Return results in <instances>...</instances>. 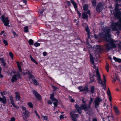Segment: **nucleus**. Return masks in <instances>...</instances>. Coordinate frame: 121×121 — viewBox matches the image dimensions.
Returning a JSON list of instances; mask_svg holds the SVG:
<instances>
[{
	"mask_svg": "<svg viewBox=\"0 0 121 121\" xmlns=\"http://www.w3.org/2000/svg\"><path fill=\"white\" fill-rule=\"evenodd\" d=\"M24 30L25 32H27L28 31V27L27 26L25 27L24 28Z\"/></svg>",
	"mask_w": 121,
	"mask_h": 121,
	"instance_id": "79ce46f5",
	"label": "nucleus"
},
{
	"mask_svg": "<svg viewBox=\"0 0 121 121\" xmlns=\"http://www.w3.org/2000/svg\"><path fill=\"white\" fill-rule=\"evenodd\" d=\"M81 91H86V92H87L89 91L90 90L88 89V87L86 86H85L83 88V89H82Z\"/></svg>",
	"mask_w": 121,
	"mask_h": 121,
	"instance_id": "a878e982",
	"label": "nucleus"
},
{
	"mask_svg": "<svg viewBox=\"0 0 121 121\" xmlns=\"http://www.w3.org/2000/svg\"><path fill=\"white\" fill-rule=\"evenodd\" d=\"M108 90H109V91L107 92V95H108V96H110L111 95V93L110 92V91H109V90L108 88Z\"/></svg>",
	"mask_w": 121,
	"mask_h": 121,
	"instance_id": "6e6d98bb",
	"label": "nucleus"
},
{
	"mask_svg": "<svg viewBox=\"0 0 121 121\" xmlns=\"http://www.w3.org/2000/svg\"><path fill=\"white\" fill-rule=\"evenodd\" d=\"M28 43L30 45H32L33 44L34 42L32 39H30Z\"/></svg>",
	"mask_w": 121,
	"mask_h": 121,
	"instance_id": "e433bc0d",
	"label": "nucleus"
},
{
	"mask_svg": "<svg viewBox=\"0 0 121 121\" xmlns=\"http://www.w3.org/2000/svg\"><path fill=\"white\" fill-rule=\"evenodd\" d=\"M109 97V99L110 101V102H111L112 101V97L111 96V95L108 96Z\"/></svg>",
	"mask_w": 121,
	"mask_h": 121,
	"instance_id": "338daca9",
	"label": "nucleus"
},
{
	"mask_svg": "<svg viewBox=\"0 0 121 121\" xmlns=\"http://www.w3.org/2000/svg\"><path fill=\"white\" fill-rule=\"evenodd\" d=\"M26 71L27 72L29 76L32 73V71H31V72H30L27 69H26Z\"/></svg>",
	"mask_w": 121,
	"mask_h": 121,
	"instance_id": "c03bdc74",
	"label": "nucleus"
},
{
	"mask_svg": "<svg viewBox=\"0 0 121 121\" xmlns=\"http://www.w3.org/2000/svg\"><path fill=\"white\" fill-rule=\"evenodd\" d=\"M75 107L78 113L80 115L81 114L82 112V109L81 106L80 107L78 105L76 104L75 105Z\"/></svg>",
	"mask_w": 121,
	"mask_h": 121,
	"instance_id": "f8f14e48",
	"label": "nucleus"
},
{
	"mask_svg": "<svg viewBox=\"0 0 121 121\" xmlns=\"http://www.w3.org/2000/svg\"><path fill=\"white\" fill-rule=\"evenodd\" d=\"M23 114L26 118H28L29 116L30 112L28 110H27L25 112H23Z\"/></svg>",
	"mask_w": 121,
	"mask_h": 121,
	"instance_id": "a211bd4d",
	"label": "nucleus"
},
{
	"mask_svg": "<svg viewBox=\"0 0 121 121\" xmlns=\"http://www.w3.org/2000/svg\"><path fill=\"white\" fill-rule=\"evenodd\" d=\"M30 58L31 60L36 65L38 64V62L35 60L32 56L31 55H30Z\"/></svg>",
	"mask_w": 121,
	"mask_h": 121,
	"instance_id": "7c9ffc66",
	"label": "nucleus"
},
{
	"mask_svg": "<svg viewBox=\"0 0 121 121\" xmlns=\"http://www.w3.org/2000/svg\"><path fill=\"white\" fill-rule=\"evenodd\" d=\"M0 60L1 61L2 64L3 66L4 67H5L6 65V63L3 58H0Z\"/></svg>",
	"mask_w": 121,
	"mask_h": 121,
	"instance_id": "5701e85b",
	"label": "nucleus"
},
{
	"mask_svg": "<svg viewBox=\"0 0 121 121\" xmlns=\"http://www.w3.org/2000/svg\"><path fill=\"white\" fill-rule=\"evenodd\" d=\"M92 104L91 103L89 102L88 106L87 104H84L82 105L81 108L82 110H84L86 114L88 115L91 114L92 112V110L91 107Z\"/></svg>",
	"mask_w": 121,
	"mask_h": 121,
	"instance_id": "7ed1b4c3",
	"label": "nucleus"
},
{
	"mask_svg": "<svg viewBox=\"0 0 121 121\" xmlns=\"http://www.w3.org/2000/svg\"><path fill=\"white\" fill-rule=\"evenodd\" d=\"M104 46L105 48L108 51L116 48L117 47V44L113 42L109 43H106Z\"/></svg>",
	"mask_w": 121,
	"mask_h": 121,
	"instance_id": "39448f33",
	"label": "nucleus"
},
{
	"mask_svg": "<svg viewBox=\"0 0 121 121\" xmlns=\"http://www.w3.org/2000/svg\"><path fill=\"white\" fill-rule=\"evenodd\" d=\"M93 98L92 97H91L90 98V99L89 100V102L92 103V101L93 100Z\"/></svg>",
	"mask_w": 121,
	"mask_h": 121,
	"instance_id": "bf43d9fd",
	"label": "nucleus"
},
{
	"mask_svg": "<svg viewBox=\"0 0 121 121\" xmlns=\"http://www.w3.org/2000/svg\"><path fill=\"white\" fill-rule=\"evenodd\" d=\"M82 104L81 105V107L82 105V104H86V101L84 100V99H82Z\"/></svg>",
	"mask_w": 121,
	"mask_h": 121,
	"instance_id": "603ef678",
	"label": "nucleus"
},
{
	"mask_svg": "<svg viewBox=\"0 0 121 121\" xmlns=\"http://www.w3.org/2000/svg\"><path fill=\"white\" fill-rule=\"evenodd\" d=\"M73 6L75 9L76 10L77 8V5L73 0H70Z\"/></svg>",
	"mask_w": 121,
	"mask_h": 121,
	"instance_id": "412c9836",
	"label": "nucleus"
},
{
	"mask_svg": "<svg viewBox=\"0 0 121 121\" xmlns=\"http://www.w3.org/2000/svg\"><path fill=\"white\" fill-rule=\"evenodd\" d=\"M28 78L29 79H31L33 81V79H35V77L34 76L32 75V74L29 75L28 77Z\"/></svg>",
	"mask_w": 121,
	"mask_h": 121,
	"instance_id": "473e14b6",
	"label": "nucleus"
},
{
	"mask_svg": "<svg viewBox=\"0 0 121 121\" xmlns=\"http://www.w3.org/2000/svg\"><path fill=\"white\" fill-rule=\"evenodd\" d=\"M83 9L84 11H86L88 9V4H85L83 7Z\"/></svg>",
	"mask_w": 121,
	"mask_h": 121,
	"instance_id": "2f4dec72",
	"label": "nucleus"
},
{
	"mask_svg": "<svg viewBox=\"0 0 121 121\" xmlns=\"http://www.w3.org/2000/svg\"><path fill=\"white\" fill-rule=\"evenodd\" d=\"M10 101L11 103L13 106L15 104L13 100H11Z\"/></svg>",
	"mask_w": 121,
	"mask_h": 121,
	"instance_id": "4d7b16f0",
	"label": "nucleus"
},
{
	"mask_svg": "<svg viewBox=\"0 0 121 121\" xmlns=\"http://www.w3.org/2000/svg\"><path fill=\"white\" fill-rule=\"evenodd\" d=\"M90 62L91 64L93 65L94 63V58L93 55L90 53Z\"/></svg>",
	"mask_w": 121,
	"mask_h": 121,
	"instance_id": "2eb2a0df",
	"label": "nucleus"
},
{
	"mask_svg": "<svg viewBox=\"0 0 121 121\" xmlns=\"http://www.w3.org/2000/svg\"><path fill=\"white\" fill-rule=\"evenodd\" d=\"M110 30L109 29H105L104 31V32L105 33L104 34V32H102V33H100V35L101 36H103L104 40L106 41L108 43H109L112 42L113 39L111 38L110 37Z\"/></svg>",
	"mask_w": 121,
	"mask_h": 121,
	"instance_id": "f03ea898",
	"label": "nucleus"
},
{
	"mask_svg": "<svg viewBox=\"0 0 121 121\" xmlns=\"http://www.w3.org/2000/svg\"><path fill=\"white\" fill-rule=\"evenodd\" d=\"M66 3H67L69 6H71V3L70 1H67Z\"/></svg>",
	"mask_w": 121,
	"mask_h": 121,
	"instance_id": "a18cd8bd",
	"label": "nucleus"
},
{
	"mask_svg": "<svg viewBox=\"0 0 121 121\" xmlns=\"http://www.w3.org/2000/svg\"><path fill=\"white\" fill-rule=\"evenodd\" d=\"M3 42L4 44H5V46H7L8 45V43L7 41L5 40H4L3 41Z\"/></svg>",
	"mask_w": 121,
	"mask_h": 121,
	"instance_id": "ea45409f",
	"label": "nucleus"
},
{
	"mask_svg": "<svg viewBox=\"0 0 121 121\" xmlns=\"http://www.w3.org/2000/svg\"><path fill=\"white\" fill-rule=\"evenodd\" d=\"M22 1H23V3H25V4H26L27 3V1L26 0H22Z\"/></svg>",
	"mask_w": 121,
	"mask_h": 121,
	"instance_id": "69168bd1",
	"label": "nucleus"
},
{
	"mask_svg": "<svg viewBox=\"0 0 121 121\" xmlns=\"http://www.w3.org/2000/svg\"><path fill=\"white\" fill-rule=\"evenodd\" d=\"M115 17L119 19L118 22L116 23V25L118 26L119 30H121V12L118 7L115 8V12L113 13Z\"/></svg>",
	"mask_w": 121,
	"mask_h": 121,
	"instance_id": "f257e3e1",
	"label": "nucleus"
},
{
	"mask_svg": "<svg viewBox=\"0 0 121 121\" xmlns=\"http://www.w3.org/2000/svg\"><path fill=\"white\" fill-rule=\"evenodd\" d=\"M52 87L54 91H55L57 90L58 88L57 87L54 86H52Z\"/></svg>",
	"mask_w": 121,
	"mask_h": 121,
	"instance_id": "de8ad7c7",
	"label": "nucleus"
},
{
	"mask_svg": "<svg viewBox=\"0 0 121 121\" xmlns=\"http://www.w3.org/2000/svg\"><path fill=\"white\" fill-rule=\"evenodd\" d=\"M13 106L14 107L17 109H18L19 108V107L18 105H15V104Z\"/></svg>",
	"mask_w": 121,
	"mask_h": 121,
	"instance_id": "5fc2aeb1",
	"label": "nucleus"
},
{
	"mask_svg": "<svg viewBox=\"0 0 121 121\" xmlns=\"http://www.w3.org/2000/svg\"><path fill=\"white\" fill-rule=\"evenodd\" d=\"M97 0H92L91 1L92 5L94 7L96 6L97 4Z\"/></svg>",
	"mask_w": 121,
	"mask_h": 121,
	"instance_id": "cd10ccee",
	"label": "nucleus"
},
{
	"mask_svg": "<svg viewBox=\"0 0 121 121\" xmlns=\"http://www.w3.org/2000/svg\"><path fill=\"white\" fill-rule=\"evenodd\" d=\"M82 87V86H79L78 87V89L80 90V92H82V91H82V89H81V88Z\"/></svg>",
	"mask_w": 121,
	"mask_h": 121,
	"instance_id": "13d9d810",
	"label": "nucleus"
},
{
	"mask_svg": "<svg viewBox=\"0 0 121 121\" xmlns=\"http://www.w3.org/2000/svg\"><path fill=\"white\" fill-rule=\"evenodd\" d=\"M16 63L17 64V67L20 72H22V70L21 68V66L20 65L19 62L18 61H17L16 62Z\"/></svg>",
	"mask_w": 121,
	"mask_h": 121,
	"instance_id": "b1692460",
	"label": "nucleus"
},
{
	"mask_svg": "<svg viewBox=\"0 0 121 121\" xmlns=\"http://www.w3.org/2000/svg\"><path fill=\"white\" fill-rule=\"evenodd\" d=\"M34 45L35 46L37 47L40 45V44L39 43L36 42L34 43Z\"/></svg>",
	"mask_w": 121,
	"mask_h": 121,
	"instance_id": "37998d69",
	"label": "nucleus"
},
{
	"mask_svg": "<svg viewBox=\"0 0 121 121\" xmlns=\"http://www.w3.org/2000/svg\"><path fill=\"white\" fill-rule=\"evenodd\" d=\"M50 99L52 101L50 100H48L47 103L48 104L51 105L52 104V102L53 103L54 105V108H57L58 105V100L55 97L54 94H50Z\"/></svg>",
	"mask_w": 121,
	"mask_h": 121,
	"instance_id": "20e7f679",
	"label": "nucleus"
},
{
	"mask_svg": "<svg viewBox=\"0 0 121 121\" xmlns=\"http://www.w3.org/2000/svg\"><path fill=\"white\" fill-rule=\"evenodd\" d=\"M106 69L108 72L109 69V64L108 63H106L105 67Z\"/></svg>",
	"mask_w": 121,
	"mask_h": 121,
	"instance_id": "72a5a7b5",
	"label": "nucleus"
},
{
	"mask_svg": "<svg viewBox=\"0 0 121 121\" xmlns=\"http://www.w3.org/2000/svg\"><path fill=\"white\" fill-rule=\"evenodd\" d=\"M2 92H0L1 95L3 98L0 97V102H1L3 104H5L6 103V99L5 97L4 96V94H3Z\"/></svg>",
	"mask_w": 121,
	"mask_h": 121,
	"instance_id": "9b49d317",
	"label": "nucleus"
},
{
	"mask_svg": "<svg viewBox=\"0 0 121 121\" xmlns=\"http://www.w3.org/2000/svg\"><path fill=\"white\" fill-rule=\"evenodd\" d=\"M17 79L15 74H14L12 75V78L11 79V81L12 82H14L15 81H17Z\"/></svg>",
	"mask_w": 121,
	"mask_h": 121,
	"instance_id": "4468645a",
	"label": "nucleus"
},
{
	"mask_svg": "<svg viewBox=\"0 0 121 121\" xmlns=\"http://www.w3.org/2000/svg\"><path fill=\"white\" fill-rule=\"evenodd\" d=\"M32 91L33 93L34 94L35 97L39 101H41L42 99V98L41 95L35 90H33Z\"/></svg>",
	"mask_w": 121,
	"mask_h": 121,
	"instance_id": "1a4fd4ad",
	"label": "nucleus"
},
{
	"mask_svg": "<svg viewBox=\"0 0 121 121\" xmlns=\"http://www.w3.org/2000/svg\"><path fill=\"white\" fill-rule=\"evenodd\" d=\"M9 97L10 99V101L13 100V98L12 96L10 95L9 96Z\"/></svg>",
	"mask_w": 121,
	"mask_h": 121,
	"instance_id": "680f3d73",
	"label": "nucleus"
},
{
	"mask_svg": "<svg viewBox=\"0 0 121 121\" xmlns=\"http://www.w3.org/2000/svg\"><path fill=\"white\" fill-rule=\"evenodd\" d=\"M113 108L116 114L117 115H119L120 114V112L117 107L115 106H114Z\"/></svg>",
	"mask_w": 121,
	"mask_h": 121,
	"instance_id": "aec40b11",
	"label": "nucleus"
},
{
	"mask_svg": "<svg viewBox=\"0 0 121 121\" xmlns=\"http://www.w3.org/2000/svg\"><path fill=\"white\" fill-rule=\"evenodd\" d=\"M102 101V99L99 97H97L94 101L95 106L96 108H98L99 106L100 102Z\"/></svg>",
	"mask_w": 121,
	"mask_h": 121,
	"instance_id": "9d476101",
	"label": "nucleus"
},
{
	"mask_svg": "<svg viewBox=\"0 0 121 121\" xmlns=\"http://www.w3.org/2000/svg\"><path fill=\"white\" fill-rule=\"evenodd\" d=\"M92 121H97V119L96 118H94L93 119Z\"/></svg>",
	"mask_w": 121,
	"mask_h": 121,
	"instance_id": "774afa93",
	"label": "nucleus"
},
{
	"mask_svg": "<svg viewBox=\"0 0 121 121\" xmlns=\"http://www.w3.org/2000/svg\"><path fill=\"white\" fill-rule=\"evenodd\" d=\"M15 98L16 99H17L18 100H19L21 98L20 96V94L17 92H16L15 93Z\"/></svg>",
	"mask_w": 121,
	"mask_h": 121,
	"instance_id": "4be33fe9",
	"label": "nucleus"
},
{
	"mask_svg": "<svg viewBox=\"0 0 121 121\" xmlns=\"http://www.w3.org/2000/svg\"><path fill=\"white\" fill-rule=\"evenodd\" d=\"M17 76V77H18L19 79L21 78L22 76L21 75V74L19 72H17V74H15Z\"/></svg>",
	"mask_w": 121,
	"mask_h": 121,
	"instance_id": "c9c22d12",
	"label": "nucleus"
},
{
	"mask_svg": "<svg viewBox=\"0 0 121 121\" xmlns=\"http://www.w3.org/2000/svg\"><path fill=\"white\" fill-rule=\"evenodd\" d=\"M77 13L78 15L79 16V17H80L81 15V13H80L79 11L78 10H77Z\"/></svg>",
	"mask_w": 121,
	"mask_h": 121,
	"instance_id": "8fccbe9b",
	"label": "nucleus"
},
{
	"mask_svg": "<svg viewBox=\"0 0 121 121\" xmlns=\"http://www.w3.org/2000/svg\"><path fill=\"white\" fill-rule=\"evenodd\" d=\"M0 19L2 21L4 24V25L5 26L9 27H10V25H9L10 21L9 20L8 17H5L4 15H2L0 17Z\"/></svg>",
	"mask_w": 121,
	"mask_h": 121,
	"instance_id": "423d86ee",
	"label": "nucleus"
},
{
	"mask_svg": "<svg viewBox=\"0 0 121 121\" xmlns=\"http://www.w3.org/2000/svg\"><path fill=\"white\" fill-rule=\"evenodd\" d=\"M113 58L116 62L119 63H121V59L117 58L114 56L113 57Z\"/></svg>",
	"mask_w": 121,
	"mask_h": 121,
	"instance_id": "bb28decb",
	"label": "nucleus"
},
{
	"mask_svg": "<svg viewBox=\"0 0 121 121\" xmlns=\"http://www.w3.org/2000/svg\"><path fill=\"white\" fill-rule=\"evenodd\" d=\"M43 55L44 56H45L47 55V53L45 52H44L43 53Z\"/></svg>",
	"mask_w": 121,
	"mask_h": 121,
	"instance_id": "e2e57ef3",
	"label": "nucleus"
},
{
	"mask_svg": "<svg viewBox=\"0 0 121 121\" xmlns=\"http://www.w3.org/2000/svg\"><path fill=\"white\" fill-rule=\"evenodd\" d=\"M104 4V3L100 2L97 4L96 7V10L97 12L100 13L103 9Z\"/></svg>",
	"mask_w": 121,
	"mask_h": 121,
	"instance_id": "0eeeda50",
	"label": "nucleus"
},
{
	"mask_svg": "<svg viewBox=\"0 0 121 121\" xmlns=\"http://www.w3.org/2000/svg\"><path fill=\"white\" fill-rule=\"evenodd\" d=\"M9 55L12 59H13V55L11 52H9Z\"/></svg>",
	"mask_w": 121,
	"mask_h": 121,
	"instance_id": "a19ab883",
	"label": "nucleus"
},
{
	"mask_svg": "<svg viewBox=\"0 0 121 121\" xmlns=\"http://www.w3.org/2000/svg\"><path fill=\"white\" fill-rule=\"evenodd\" d=\"M44 120H47L48 119V117L47 116H44Z\"/></svg>",
	"mask_w": 121,
	"mask_h": 121,
	"instance_id": "052dcab7",
	"label": "nucleus"
},
{
	"mask_svg": "<svg viewBox=\"0 0 121 121\" xmlns=\"http://www.w3.org/2000/svg\"><path fill=\"white\" fill-rule=\"evenodd\" d=\"M32 82H33V84L35 85H37L39 84L38 82L35 79H33Z\"/></svg>",
	"mask_w": 121,
	"mask_h": 121,
	"instance_id": "f704fd0d",
	"label": "nucleus"
},
{
	"mask_svg": "<svg viewBox=\"0 0 121 121\" xmlns=\"http://www.w3.org/2000/svg\"><path fill=\"white\" fill-rule=\"evenodd\" d=\"M22 108L23 111L25 112L27 111L26 109V108L23 106L22 107Z\"/></svg>",
	"mask_w": 121,
	"mask_h": 121,
	"instance_id": "49530a36",
	"label": "nucleus"
},
{
	"mask_svg": "<svg viewBox=\"0 0 121 121\" xmlns=\"http://www.w3.org/2000/svg\"><path fill=\"white\" fill-rule=\"evenodd\" d=\"M85 30L87 32L88 38V39H89L90 38V32L89 27L88 26L85 28Z\"/></svg>",
	"mask_w": 121,
	"mask_h": 121,
	"instance_id": "dca6fc26",
	"label": "nucleus"
},
{
	"mask_svg": "<svg viewBox=\"0 0 121 121\" xmlns=\"http://www.w3.org/2000/svg\"><path fill=\"white\" fill-rule=\"evenodd\" d=\"M15 118L14 117H11L10 119L11 121H15Z\"/></svg>",
	"mask_w": 121,
	"mask_h": 121,
	"instance_id": "864d4df0",
	"label": "nucleus"
},
{
	"mask_svg": "<svg viewBox=\"0 0 121 121\" xmlns=\"http://www.w3.org/2000/svg\"><path fill=\"white\" fill-rule=\"evenodd\" d=\"M87 13V14H88L89 16H90L91 15V11L90 10H88L86 13Z\"/></svg>",
	"mask_w": 121,
	"mask_h": 121,
	"instance_id": "09e8293b",
	"label": "nucleus"
},
{
	"mask_svg": "<svg viewBox=\"0 0 121 121\" xmlns=\"http://www.w3.org/2000/svg\"><path fill=\"white\" fill-rule=\"evenodd\" d=\"M95 88L94 86H92L91 88L90 91L92 94H93L95 93Z\"/></svg>",
	"mask_w": 121,
	"mask_h": 121,
	"instance_id": "c85d7f7f",
	"label": "nucleus"
},
{
	"mask_svg": "<svg viewBox=\"0 0 121 121\" xmlns=\"http://www.w3.org/2000/svg\"><path fill=\"white\" fill-rule=\"evenodd\" d=\"M95 77H96V75H95L94 74L93 75H90V79L91 80V82H94V81Z\"/></svg>",
	"mask_w": 121,
	"mask_h": 121,
	"instance_id": "393cba45",
	"label": "nucleus"
},
{
	"mask_svg": "<svg viewBox=\"0 0 121 121\" xmlns=\"http://www.w3.org/2000/svg\"><path fill=\"white\" fill-rule=\"evenodd\" d=\"M44 9H43L39 10V15L40 16L42 15V13L44 12Z\"/></svg>",
	"mask_w": 121,
	"mask_h": 121,
	"instance_id": "58836bf2",
	"label": "nucleus"
},
{
	"mask_svg": "<svg viewBox=\"0 0 121 121\" xmlns=\"http://www.w3.org/2000/svg\"><path fill=\"white\" fill-rule=\"evenodd\" d=\"M28 105L30 108H33V105L31 102H28Z\"/></svg>",
	"mask_w": 121,
	"mask_h": 121,
	"instance_id": "4c0bfd02",
	"label": "nucleus"
},
{
	"mask_svg": "<svg viewBox=\"0 0 121 121\" xmlns=\"http://www.w3.org/2000/svg\"><path fill=\"white\" fill-rule=\"evenodd\" d=\"M103 77H104V83L105 85L106 83V77L104 75H103Z\"/></svg>",
	"mask_w": 121,
	"mask_h": 121,
	"instance_id": "3c124183",
	"label": "nucleus"
},
{
	"mask_svg": "<svg viewBox=\"0 0 121 121\" xmlns=\"http://www.w3.org/2000/svg\"><path fill=\"white\" fill-rule=\"evenodd\" d=\"M118 47L120 49H121V44H120L119 43H118Z\"/></svg>",
	"mask_w": 121,
	"mask_h": 121,
	"instance_id": "0e129e2a",
	"label": "nucleus"
},
{
	"mask_svg": "<svg viewBox=\"0 0 121 121\" xmlns=\"http://www.w3.org/2000/svg\"><path fill=\"white\" fill-rule=\"evenodd\" d=\"M95 50L97 51L100 50L102 49L101 47V46L97 45L95 47Z\"/></svg>",
	"mask_w": 121,
	"mask_h": 121,
	"instance_id": "c756f323",
	"label": "nucleus"
},
{
	"mask_svg": "<svg viewBox=\"0 0 121 121\" xmlns=\"http://www.w3.org/2000/svg\"><path fill=\"white\" fill-rule=\"evenodd\" d=\"M79 115L76 114H73L72 113H70V116L72 119L73 121H77V118Z\"/></svg>",
	"mask_w": 121,
	"mask_h": 121,
	"instance_id": "ddd939ff",
	"label": "nucleus"
},
{
	"mask_svg": "<svg viewBox=\"0 0 121 121\" xmlns=\"http://www.w3.org/2000/svg\"><path fill=\"white\" fill-rule=\"evenodd\" d=\"M102 33V32L99 33V34L97 35L96 34H95L94 36L95 38L96 39H99L100 38L101 39V41L103 39V36L101 37L100 35V33Z\"/></svg>",
	"mask_w": 121,
	"mask_h": 121,
	"instance_id": "f3484780",
	"label": "nucleus"
},
{
	"mask_svg": "<svg viewBox=\"0 0 121 121\" xmlns=\"http://www.w3.org/2000/svg\"><path fill=\"white\" fill-rule=\"evenodd\" d=\"M96 77H97V80H98V82L99 84L104 86L102 81L101 80V78L100 75L99 74V72L98 70H97L96 71Z\"/></svg>",
	"mask_w": 121,
	"mask_h": 121,
	"instance_id": "6e6552de",
	"label": "nucleus"
},
{
	"mask_svg": "<svg viewBox=\"0 0 121 121\" xmlns=\"http://www.w3.org/2000/svg\"><path fill=\"white\" fill-rule=\"evenodd\" d=\"M82 19L84 20L86 19L88 20V16L86 13L84 12L82 13Z\"/></svg>",
	"mask_w": 121,
	"mask_h": 121,
	"instance_id": "6ab92c4d",
	"label": "nucleus"
}]
</instances>
